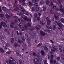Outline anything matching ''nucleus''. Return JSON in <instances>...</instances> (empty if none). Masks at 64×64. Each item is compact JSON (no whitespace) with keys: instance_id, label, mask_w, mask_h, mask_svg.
Wrapping results in <instances>:
<instances>
[{"instance_id":"obj_44","label":"nucleus","mask_w":64,"mask_h":64,"mask_svg":"<svg viewBox=\"0 0 64 64\" xmlns=\"http://www.w3.org/2000/svg\"><path fill=\"white\" fill-rule=\"evenodd\" d=\"M42 44V42H40L38 44V45L37 46L38 47H40V46H41Z\"/></svg>"},{"instance_id":"obj_23","label":"nucleus","mask_w":64,"mask_h":64,"mask_svg":"<svg viewBox=\"0 0 64 64\" xmlns=\"http://www.w3.org/2000/svg\"><path fill=\"white\" fill-rule=\"evenodd\" d=\"M50 12L52 14H53V13H54V10H53V8L50 9Z\"/></svg>"},{"instance_id":"obj_51","label":"nucleus","mask_w":64,"mask_h":64,"mask_svg":"<svg viewBox=\"0 0 64 64\" xmlns=\"http://www.w3.org/2000/svg\"><path fill=\"white\" fill-rule=\"evenodd\" d=\"M10 45L9 43H7V44H6V47H9V46H10Z\"/></svg>"},{"instance_id":"obj_21","label":"nucleus","mask_w":64,"mask_h":64,"mask_svg":"<svg viewBox=\"0 0 64 64\" xmlns=\"http://www.w3.org/2000/svg\"><path fill=\"white\" fill-rule=\"evenodd\" d=\"M41 54L42 55H43V56H44L45 55V52H44V51L43 50H42L41 51Z\"/></svg>"},{"instance_id":"obj_43","label":"nucleus","mask_w":64,"mask_h":64,"mask_svg":"<svg viewBox=\"0 0 64 64\" xmlns=\"http://www.w3.org/2000/svg\"><path fill=\"white\" fill-rule=\"evenodd\" d=\"M54 57V56H53V54H51L50 55V58H51V59H53V58Z\"/></svg>"},{"instance_id":"obj_42","label":"nucleus","mask_w":64,"mask_h":64,"mask_svg":"<svg viewBox=\"0 0 64 64\" xmlns=\"http://www.w3.org/2000/svg\"><path fill=\"white\" fill-rule=\"evenodd\" d=\"M6 23L4 22L3 23V22L2 25L3 26V27H5V25H6Z\"/></svg>"},{"instance_id":"obj_11","label":"nucleus","mask_w":64,"mask_h":64,"mask_svg":"<svg viewBox=\"0 0 64 64\" xmlns=\"http://www.w3.org/2000/svg\"><path fill=\"white\" fill-rule=\"evenodd\" d=\"M32 37L33 39H35L36 38V34L35 33H32Z\"/></svg>"},{"instance_id":"obj_1","label":"nucleus","mask_w":64,"mask_h":64,"mask_svg":"<svg viewBox=\"0 0 64 64\" xmlns=\"http://www.w3.org/2000/svg\"><path fill=\"white\" fill-rule=\"evenodd\" d=\"M56 23H57L58 26H59L60 28H59V27H58V28L59 30H60L61 29H62V27H64V25L62 24L61 22H60L58 20H56Z\"/></svg>"},{"instance_id":"obj_5","label":"nucleus","mask_w":64,"mask_h":64,"mask_svg":"<svg viewBox=\"0 0 64 64\" xmlns=\"http://www.w3.org/2000/svg\"><path fill=\"white\" fill-rule=\"evenodd\" d=\"M40 34L42 36H45V34L44 32L42 30H41L40 32Z\"/></svg>"},{"instance_id":"obj_18","label":"nucleus","mask_w":64,"mask_h":64,"mask_svg":"<svg viewBox=\"0 0 64 64\" xmlns=\"http://www.w3.org/2000/svg\"><path fill=\"white\" fill-rule=\"evenodd\" d=\"M2 9L4 11H7V8L5 6H3L2 8Z\"/></svg>"},{"instance_id":"obj_62","label":"nucleus","mask_w":64,"mask_h":64,"mask_svg":"<svg viewBox=\"0 0 64 64\" xmlns=\"http://www.w3.org/2000/svg\"><path fill=\"white\" fill-rule=\"evenodd\" d=\"M50 55H49V54H48V59H50Z\"/></svg>"},{"instance_id":"obj_24","label":"nucleus","mask_w":64,"mask_h":64,"mask_svg":"<svg viewBox=\"0 0 64 64\" xmlns=\"http://www.w3.org/2000/svg\"><path fill=\"white\" fill-rule=\"evenodd\" d=\"M0 52L1 53H4V50L2 48H0Z\"/></svg>"},{"instance_id":"obj_29","label":"nucleus","mask_w":64,"mask_h":64,"mask_svg":"<svg viewBox=\"0 0 64 64\" xmlns=\"http://www.w3.org/2000/svg\"><path fill=\"white\" fill-rule=\"evenodd\" d=\"M28 4L30 6H32L33 5V4L30 2H28Z\"/></svg>"},{"instance_id":"obj_57","label":"nucleus","mask_w":64,"mask_h":64,"mask_svg":"<svg viewBox=\"0 0 64 64\" xmlns=\"http://www.w3.org/2000/svg\"><path fill=\"white\" fill-rule=\"evenodd\" d=\"M6 53H8V54H10L11 53V51H8L6 52Z\"/></svg>"},{"instance_id":"obj_3","label":"nucleus","mask_w":64,"mask_h":64,"mask_svg":"<svg viewBox=\"0 0 64 64\" xmlns=\"http://www.w3.org/2000/svg\"><path fill=\"white\" fill-rule=\"evenodd\" d=\"M46 27L48 29V32H47L48 33H50V31H52V30H50V29H52V27L51 26H46Z\"/></svg>"},{"instance_id":"obj_22","label":"nucleus","mask_w":64,"mask_h":64,"mask_svg":"<svg viewBox=\"0 0 64 64\" xmlns=\"http://www.w3.org/2000/svg\"><path fill=\"white\" fill-rule=\"evenodd\" d=\"M11 43H13L14 42V38H12L11 39Z\"/></svg>"},{"instance_id":"obj_56","label":"nucleus","mask_w":64,"mask_h":64,"mask_svg":"<svg viewBox=\"0 0 64 64\" xmlns=\"http://www.w3.org/2000/svg\"><path fill=\"white\" fill-rule=\"evenodd\" d=\"M18 8H16L14 9V11H18Z\"/></svg>"},{"instance_id":"obj_41","label":"nucleus","mask_w":64,"mask_h":64,"mask_svg":"<svg viewBox=\"0 0 64 64\" xmlns=\"http://www.w3.org/2000/svg\"><path fill=\"white\" fill-rule=\"evenodd\" d=\"M62 48V47L60 46L59 47V50H60V52H62V50L61 48Z\"/></svg>"},{"instance_id":"obj_4","label":"nucleus","mask_w":64,"mask_h":64,"mask_svg":"<svg viewBox=\"0 0 64 64\" xmlns=\"http://www.w3.org/2000/svg\"><path fill=\"white\" fill-rule=\"evenodd\" d=\"M40 23L42 26H44L45 24V21L43 20H42L40 21Z\"/></svg>"},{"instance_id":"obj_40","label":"nucleus","mask_w":64,"mask_h":64,"mask_svg":"<svg viewBox=\"0 0 64 64\" xmlns=\"http://www.w3.org/2000/svg\"><path fill=\"white\" fill-rule=\"evenodd\" d=\"M56 11H60V12H62V10H60V8L59 9L58 8H57L56 9Z\"/></svg>"},{"instance_id":"obj_8","label":"nucleus","mask_w":64,"mask_h":64,"mask_svg":"<svg viewBox=\"0 0 64 64\" xmlns=\"http://www.w3.org/2000/svg\"><path fill=\"white\" fill-rule=\"evenodd\" d=\"M39 61V60L36 58H35L34 59V64H35V63H36V64L38 62L37 61Z\"/></svg>"},{"instance_id":"obj_35","label":"nucleus","mask_w":64,"mask_h":64,"mask_svg":"<svg viewBox=\"0 0 64 64\" xmlns=\"http://www.w3.org/2000/svg\"><path fill=\"white\" fill-rule=\"evenodd\" d=\"M56 29V25H54L53 26V30H55Z\"/></svg>"},{"instance_id":"obj_27","label":"nucleus","mask_w":64,"mask_h":64,"mask_svg":"<svg viewBox=\"0 0 64 64\" xmlns=\"http://www.w3.org/2000/svg\"><path fill=\"white\" fill-rule=\"evenodd\" d=\"M36 11H39V10H40V8L39 7H37L36 8Z\"/></svg>"},{"instance_id":"obj_2","label":"nucleus","mask_w":64,"mask_h":64,"mask_svg":"<svg viewBox=\"0 0 64 64\" xmlns=\"http://www.w3.org/2000/svg\"><path fill=\"white\" fill-rule=\"evenodd\" d=\"M52 48L53 49H52L51 50L50 53L51 54L53 53L54 52H55V51L57 50V48H56L54 46H53L52 47Z\"/></svg>"},{"instance_id":"obj_45","label":"nucleus","mask_w":64,"mask_h":64,"mask_svg":"<svg viewBox=\"0 0 64 64\" xmlns=\"http://www.w3.org/2000/svg\"><path fill=\"white\" fill-rule=\"evenodd\" d=\"M43 10L44 11H46V7H43Z\"/></svg>"},{"instance_id":"obj_26","label":"nucleus","mask_w":64,"mask_h":64,"mask_svg":"<svg viewBox=\"0 0 64 64\" xmlns=\"http://www.w3.org/2000/svg\"><path fill=\"white\" fill-rule=\"evenodd\" d=\"M22 6H25L26 5V2H22Z\"/></svg>"},{"instance_id":"obj_12","label":"nucleus","mask_w":64,"mask_h":64,"mask_svg":"<svg viewBox=\"0 0 64 64\" xmlns=\"http://www.w3.org/2000/svg\"><path fill=\"white\" fill-rule=\"evenodd\" d=\"M0 16L2 20H4V19H5V16H4V14H0Z\"/></svg>"},{"instance_id":"obj_36","label":"nucleus","mask_w":64,"mask_h":64,"mask_svg":"<svg viewBox=\"0 0 64 64\" xmlns=\"http://www.w3.org/2000/svg\"><path fill=\"white\" fill-rule=\"evenodd\" d=\"M54 17L55 18V19H56V20H55V21L56 22V20L57 21V20H58V19H58V16H56V14H55L54 15Z\"/></svg>"},{"instance_id":"obj_33","label":"nucleus","mask_w":64,"mask_h":64,"mask_svg":"<svg viewBox=\"0 0 64 64\" xmlns=\"http://www.w3.org/2000/svg\"><path fill=\"white\" fill-rule=\"evenodd\" d=\"M50 64H53V60L52 59H51L50 61Z\"/></svg>"},{"instance_id":"obj_39","label":"nucleus","mask_w":64,"mask_h":64,"mask_svg":"<svg viewBox=\"0 0 64 64\" xmlns=\"http://www.w3.org/2000/svg\"><path fill=\"white\" fill-rule=\"evenodd\" d=\"M56 62H57L56 60L54 59L53 61V63L54 64H56Z\"/></svg>"},{"instance_id":"obj_63","label":"nucleus","mask_w":64,"mask_h":64,"mask_svg":"<svg viewBox=\"0 0 64 64\" xmlns=\"http://www.w3.org/2000/svg\"><path fill=\"white\" fill-rule=\"evenodd\" d=\"M32 11L34 12V11H35V9H34V8H32Z\"/></svg>"},{"instance_id":"obj_50","label":"nucleus","mask_w":64,"mask_h":64,"mask_svg":"<svg viewBox=\"0 0 64 64\" xmlns=\"http://www.w3.org/2000/svg\"><path fill=\"white\" fill-rule=\"evenodd\" d=\"M56 59L57 61H59L60 60V57H58Z\"/></svg>"},{"instance_id":"obj_15","label":"nucleus","mask_w":64,"mask_h":64,"mask_svg":"<svg viewBox=\"0 0 64 64\" xmlns=\"http://www.w3.org/2000/svg\"><path fill=\"white\" fill-rule=\"evenodd\" d=\"M6 18L7 19L9 20H10V18H11V17L10 16H9L7 14H6Z\"/></svg>"},{"instance_id":"obj_6","label":"nucleus","mask_w":64,"mask_h":64,"mask_svg":"<svg viewBox=\"0 0 64 64\" xmlns=\"http://www.w3.org/2000/svg\"><path fill=\"white\" fill-rule=\"evenodd\" d=\"M46 22L48 24L47 26H49V25H50V23H51V20H50V19L49 18H48Z\"/></svg>"},{"instance_id":"obj_25","label":"nucleus","mask_w":64,"mask_h":64,"mask_svg":"<svg viewBox=\"0 0 64 64\" xmlns=\"http://www.w3.org/2000/svg\"><path fill=\"white\" fill-rule=\"evenodd\" d=\"M46 5H49L50 1L49 0H47L46 2Z\"/></svg>"},{"instance_id":"obj_10","label":"nucleus","mask_w":64,"mask_h":64,"mask_svg":"<svg viewBox=\"0 0 64 64\" xmlns=\"http://www.w3.org/2000/svg\"><path fill=\"white\" fill-rule=\"evenodd\" d=\"M25 35V38L26 40H28L29 41H30L31 40L30 39H29V38H28V34H26Z\"/></svg>"},{"instance_id":"obj_53","label":"nucleus","mask_w":64,"mask_h":64,"mask_svg":"<svg viewBox=\"0 0 64 64\" xmlns=\"http://www.w3.org/2000/svg\"><path fill=\"white\" fill-rule=\"evenodd\" d=\"M33 29H34V28H33L30 27V30L31 31H33Z\"/></svg>"},{"instance_id":"obj_32","label":"nucleus","mask_w":64,"mask_h":64,"mask_svg":"<svg viewBox=\"0 0 64 64\" xmlns=\"http://www.w3.org/2000/svg\"><path fill=\"white\" fill-rule=\"evenodd\" d=\"M31 23L30 22H28L27 24V25L28 27H30V26H31Z\"/></svg>"},{"instance_id":"obj_61","label":"nucleus","mask_w":64,"mask_h":64,"mask_svg":"<svg viewBox=\"0 0 64 64\" xmlns=\"http://www.w3.org/2000/svg\"><path fill=\"white\" fill-rule=\"evenodd\" d=\"M62 0H57L60 3H61L62 1Z\"/></svg>"},{"instance_id":"obj_30","label":"nucleus","mask_w":64,"mask_h":64,"mask_svg":"<svg viewBox=\"0 0 64 64\" xmlns=\"http://www.w3.org/2000/svg\"><path fill=\"white\" fill-rule=\"evenodd\" d=\"M1 38V40L2 41H3L4 40V38L3 37L0 36Z\"/></svg>"},{"instance_id":"obj_34","label":"nucleus","mask_w":64,"mask_h":64,"mask_svg":"<svg viewBox=\"0 0 64 64\" xmlns=\"http://www.w3.org/2000/svg\"><path fill=\"white\" fill-rule=\"evenodd\" d=\"M60 21L61 22H62L63 23H64V18H62L60 19Z\"/></svg>"},{"instance_id":"obj_58","label":"nucleus","mask_w":64,"mask_h":64,"mask_svg":"<svg viewBox=\"0 0 64 64\" xmlns=\"http://www.w3.org/2000/svg\"><path fill=\"white\" fill-rule=\"evenodd\" d=\"M14 4H17V0H15V2Z\"/></svg>"},{"instance_id":"obj_17","label":"nucleus","mask_w":64,"mask_h":64,"mask_svg":"<svg viewBox=\"0 0 64 64\" xmlns=\"http://www.w3.org/2000/svg\"><path fill=\"white\" fill-rule=\"evenodd\" d=\"M14 22H11L10 26V27H11L12 28H14Z\"/></svg>"},{"instance_id":"obj_54","label":"nucleus","mask_w":64,"mask_h":64,"mask_svg":"<svg viewBox=\"0 0 64 64\" xmlns=\"http://www.w3.org/2000/svg\"><path fill=\"white\" fill-rule=\"evenodd\" d=\"M11 11V9H10L9 8H8V12H10Z\"/></svg>"},{"instance_id":"obj_14","label":"nucleus","mask_w":64,"mask_h":64,"mask_svg":"<svg viewBox=\"0 0 64 64\" xmlns=\"http://www.w3.org/2000/svg\"><path fill=\"white\" fill-rule=\"evenodd\" d=\"M8 63L9 64H14V61L13 60H8Z\"/></svg>"},{"instance_id":"obj_37","label":"nucleus","mask_w":64,"mask_h":64,"mask_svg":"<svg viewBox=\"0 0 64 64\" xmlns=\"http://www.w3.org/2000/svg\"><path fill=\"white\" fill-rule=\"evenodd\" d=\"M21 23H22L20 22V23L18 24V26L20 28H21V26H22V25H21V24L22 25V24Z\"/></svg>"},{"instance_id":"obj_48","label":"nucleus","mask_w":64,"mask_h":64,"mask_svg":"<svg viewBox=\"0 0 64 64\" xmlns=\"http://www.w3.org/2000/svg\"><path fill=\"white\" fill-rule=\"evenodd\" d=\"M23 48H27V46L26 44H24L23 46Z\"/></svg>"},{"instance_id":"obj_52","label":"nucleus","mask_w":64,"mask_h":64,"mask_svg":"<svg viewBox=\"0 0 64 64\" xmlns=\"http://www.w3.org/2000/svg\"><path fill=\"white\" fill-rule=\"evenodd\" d=\"M28 18H27V17H26L24 18V20L25 21H27Z\"/></svg>"},{"instance_id":"obj_28","label":"nucleus","mask_w":64,"mask_h":64,"mask_svg":"<svg viewBox=\"0 0 64 64\" xmlns=\"http://www.w3.org/2000/svg\"><path fill=\"white\" fill-rule=\"evenodd\" d=\"M21 30L22 31H24V30H25V28L23 27V26H22L20 28Z\"/></svg>"},{"instance_id":"obj_7","label":"nucleus","mask_w":64,"mask_h":64,"mask_svg":"<svg viewBox=\"0 0 64 64\" xmlns=\"http://www.w3.org/2000/svg\"><path fill=\"white\" fill-rule=\"evenodd\" d=\"M18 46L19 47H20V44H18L17 42H15L14 45V47L16 48V47Z\"/></svg>"},{"instance_id":"obj_59","label":"nucleus","mask_w":64,"mask_h":64,"mask_svg":"<svg viewBox=\"0 0 64 64\" xmlns=\"http://www.w3.org/2000/svg\"><path fill=\"white\" fill-rule=\"evenodd\" d=\"M16 54L18 56H20V54L18 52H16Z\"/></svg>"},{"instance_id":"obj_47","label":"nucleus","mask_w":64,"mask_h":64,"mask_svg":"<svg viewBox=\"0 0 64 64\" xmlns=\"http://www.w3.org/2000/svg\"><path fill=\"white\" fill-rule=\"evenodd\" d=\"M34 6H38V4L36 3H35L34 4Z\"/></svg>"},{"instance_id":"obj_16","label":"nucleus","mask_w":64,"mask_h":64,"mask_svg":"<svg viewBox=\"0 0 64 64\" xmlns=\"http://www.w3.org/2000/svg\"><path fill=\"white\" fill-rule=\"evenodd\" d=\"M9 26L8 25H6V26L5 27L4 29L6 31H7L8 30V29H9Z\"/></svg>"},{"instance_id":"obj_9","label":"nucleus","mask_w":64,"mask_h":64,"mask_svg":"<svg viewBox=\"0 0 64 64\" xmlns=\"http://www.w3.org/2000/svg\"><path fill=\"white\" fill-rule=\"evenodd\" d=\"M60 7V10L62 11V12H63L64 11V8H62V7H63V5L62 4H61Z\"/></svg>"},{"instance_id":"obj_64","label":"nucleus","mask_w":64,"mask_h":64,"mask_svg":"<svg viewBox=\"0 0 64 64\" xmlns=\"http://www.w3.org/2000/svg\"><path fill=\"white\" fill-rule=\"evenodd\" d=\"M27 21H31V18H28Z\"/></svg>"},{"instance_id":"obj_13","label":"nucleus","mask_w":64,"mask_h":64,"mask_svg":"<svg viewBox=\"0 0 64 64\" xmlns=\"http://www.w3.org/2000/svg\"><path fill=\"white\" fill-rule=\"evenodd\" d=\"M36 29L37 30H39L41 29V26L40 25H37L36 26Z\"/></svg>"},{"instance_id":"obj_60","label":"nucleus","mask_w":64,"mask_h":64,"mask_svg":"<svg viewBox=\"0 0 64 64\" xmlns=\"http://www.w3.org/2000/svg\"><path fill=\"white\" fill-rule=\"evenodd\" d=\"M25 10H21V12H23V13H24L25 12Z\"/></svg>"},{"instance_id":"obj_46","label":"nucleus","mask_w":64,"mask_h":64,"mask_svg":"<svg viewBox=\"0 0 64 64\" xmlns=\"http://www.w3.org/2000/svg\"><path fill=\"white\" fill-rule=\"evenodd\" d=\"M32 55L34 56H36V52H34L32 53Z\"/></svg>"},{"instance_id":"obj_19","label":"nucleus","mask_w":64,"mask_h":64,"mask_svg":"<svg viewBox=\"0 0 64 64\" xmlns=\"http://www.w3.org/2000/svg\"><path fill=\"white\" fill-rule=\"evenodd\" d=\"M16 13L17 15H19V16H21V14H21V12H20V11H19V10L17 11Z\"/></svg>"},{"instance_id":"obj_49","label":"nucleus","mask_w":64,"mask_h":64,"mask_svg":"<svg viewBox=\"0 0 64 64\" xmlns=\"http://www.w3.org/2000/svg\"><path fill=\"white\" fill-rule=\"evenodd\" d=\"M44 63L45 64H48V63H47V60H44Z\"/></svg>"},{"instance_id":"obj_31","label":"nucleus","mask_w":64,"mask_h":64,"mask_svg":"<svg viewBox=\"0 0 64 64\" xmlns=\"http://www.w3.org/2000/svg\"><path fill=\"white\" fill-rule=\"evenodd\" d=\"M44 49L46 51H48V48H47V47L46 46H45L44 48Z\"/></svg>"},{"instance_id":"obj_20","label":"nucleus","mask_w":64,"mask_h":64,"mask_svg":"<svg viewBox=\"0 0 64 64\" xmlns=\"http://www.w3.org/2000/svg\"><path fill=\"white\" fill-rule=\"evenodd\" d=\"M24 63V61L23 60H20L19 61V63L20 64H23Z\"/></svg>"},{"instance_id":"obj_38","label":"nucleus","mask_w":64,"mask_h":64,"mask_svg":"<svg viewBox=\"0 0 64 64\" xmlns=\"http://www.w3.org/2000/svg\"><path fill=\"white\" fill-rule=\"evenodd\" d=\"M3 25V22H2L0 24V29H1Z\"/></svg>"},{"instance_id":"obj_55","label":"nucleus","mask_w":64,"mask_h":64,"mask_svg":"<svg viewBox=\"0 0 64 64\" xmlns=\"http://www.w3.org/2000/svg\"><path fill=\"white\" fill-rule=\"evenodd\" d=\"M24 14H25V15L28 16V12L27 11H26V13H25Z\"/></svg>"}]
</instances>
